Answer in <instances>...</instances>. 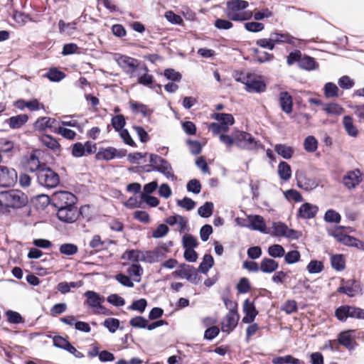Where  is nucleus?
<instances>
[{"label": "nucleus", "instance_id": "nucleus-1", "mask_svg": "<svg viewBox=\"0 0 364 364\" xmlns=\"http://www.w3.org/2000/svg\"><path fill=\"white\" fill-rule=\"evenodd\" d=\"M76 203V196L69 191L55 192L51 196V205L57 209L58 218L65 223L75 222L79 214L82 213L84 207L78 210L75 205Z\"/></svg>", "mask_w": 364, "mask_h": 364}, {"label": "nucleus", "instance_id": "nucleus-2", "mask_svg": "<svg viewBox=\"0 0 364 364\" xmlns=\"http://www.w3.org/2000/svg\"><path fill=\"white\" fill-rule=\"evenodd\" d=\"M247 70H235L232 74L236 81L242 82L245 85V90L247 92L262 93L266 91L265 82L252 73L247 72Z\"/></svg>", "mask_w": 364, "mask_h": 364}, {"label": "nucleus", "instance_id": "nucleus-3", "mask_svg": "<svg viewBox=\"0 0 364 364\" xmlns=\"http://www.w3.org/2000/svg\"><path fill=\"white\" fill-rule=\"evenodd\" d=\"M28 203V197L20 190L1 191V212L3 209H19Z\"/></svg>", "mask_w": 364, "mask_h": 364}, {"label": "nucleus", "instance_id": "nucleus-4", "mask_svg": "<svg viewBox=\"0 0 364 364\" xmlns=\"http://www.w3.org/2000/svg\"><path fill=\"white\" fill-rule=\"evenodd\" d=\"M248 6L249 3L244 0H230L227 2L225 12L227 17L232 21H245L251 17L250 14L242 11Z\"/></svg>", "mask_w": 364, "mask_h": 364}, {"label": "nucleus", "instance_id": "nucleus-5", "mask_svg": "<svg viewBox=\"0 0 364 364\" xmlns=\"http://www.w3.org/2000/svg\"><path fill=\"white\" fill-rule=\"evenodd\" d=\"M149 163L152 164V169L164 175L167 179L172 181L177 180V176L173 173L171 164L165 159L155 154H149Z\"/></svg>", "mask_w": 364, "mask_h": 364}, {"label": "nucleus", "instance_id": "nucleus-6", "mask_svg": "<svg viewBox=\"0 0 364 364\" xmlns=\"http://www.w3.org/2000/svg\"><path fill=\"white\" fill-rule=\"evenodd\" d=\"M38 183L46 188H54L60 183V176L51 168L43 165L41 170L36 173Z\"/></svg>", "mask_w": 364, "mask_h": 364}, {"label": "nucleus", "instance_id": "nucleus-7", "mask_svg": "<svg viewBox=\"0 0 364 364\" xmlns=\"http://www.w3.org/2000/svg\"><path fill=\"white\" fill-rule=\"evenodd\" d=\"M289 66L296 63L300 68H315L317 65L314 58L301 53L299 50H294L287 57Z\"/></svg>", "mask_w": 364, "mask_h": 364}, {"label": "nucleus", "instance_id": "nucleus-8", "mask_svg": "<svg viewBox=\"0 0 364 364\" xmlns=\"http://www.w3.org/2000/svg\"><path fill=\"white\" fill-rule=\"evenodd\" d=\"M235 139V145L242 149L251 151L263 148L262 144L252 134L244 131H236Z\"/></svg>", "mask_w": 364, "mask_h": 364}, {"label": "nucleus", "instance_id": "nucleus-9", "mask_svg": "<svg viewBox=\"0 0 364 364\" xmlns=\"http://www.w3.org/2000/svg\"><path fill=\"white\" fill-rule=\"evenodd\" d=\"M198 270L194 267L183 263L181 264L178 268L172 274L175 277H178L181 279H186L191 283L197 284L201 279L198 275Z\"/></svg>", "mask_w": 364, "mask_h": 364}, {"label": "nucleus", "instance_id": "nucleus-10", "mask_svg": "<svg viewBox=\"0 0 364 364\" xmlns=\"http://www.w3.org/2000/svg\"><path fill=\"white\" fill-rule=\"evenodd\" d=\"M341 284L342 285L337 289L338 293L344 294L349 297H353L362 291L360 282L354 279L348 280L342 279Z\"/></svg>", "mask_w": 364, "mask_h": 364}, {"label": "nucleus", "instance_id": "nucleus-11", "mask_svg": "<svg viewBox=\"0 0 364 364\" xmlns=\"http://www.w3.org/2000/svg\"><path fill=\"white\" fill-rule=\"evenodd\" d=\"M296 180L297 186L306 191H311L318 186L316 179L307 177L303 171L296 172Z\"/></svg>", "mask_w": 364, "mask_h": 364}, {"label": "nucleus", "instance_id": "nucleus-12", "mask_svg": "<svg viewBox=\"0 0 364 364\" xmlns=\"http://www.w3.org/2000/svg\"><path fill=\"white\" fill-rule=\"evenodd\" d=\"M362 173L359 169L349 171L343 177V183L348 189L355 188L362 180Z\"/></svg>", "mask_w": 364, "mask_h": 364}, {"label": "nucleus", "instance_id": "nucleus-13", "mask_svg": "<svg viewBox=\"0 0 364 364\" xmlns=\"http://www.w3.org/2000/svg\"><path fill=\"white\" fill-rule=\"evenodd\" d=\"M17 179V172L15 169L1 166V188L13 186Z\"/></svg>", "mask_w": 364, "mask_h": 364}, {"label": "nucleus", "instance_id": "nucleus-14", "mask_svg": "<svg viewBox=\"0 0 364 364\" xmlns=\"http://www.w3.org/2000/svg\"><path fill=\"white\" fill-rule=\"evenodd\" d=\"M318 210L316 205L304 203L299 208L296 216L302 219H312L316 217Z\"/></svg>", "mask_w": 364, "mask_h": 364}, {"label": "nucleus", "instance_id": "nucleus-15", "mask_svg": "<svg viewBox=\"0 0 364 364\" xmlns=\"http://www.w3.org/2000/svg\"><path fill=\"white\" fill-rule=\"evenodd\" d=\"M240 315L238 312H228L225 316V321L221 323L223 332L230 333L237 326Z\"/></svg>", "mask_w": 364, "mask_h": 364}, {"label": "nucleus", "instance_id": "nucleus-16", "mask_svg": "<svg viewBox=\"0 0 364 364\" xmlns=\"http://www.w3.org/2000/svg\"><path fill=\"white\" fill-rule=\"evenodd\" d=\"M354 333V330H347L341 332L338 336V343L348 350H353L357 346L356 342L353 340Z\"/></svg>", "mask_w": 364, "mask_h": 364}, {"label": "nucleus", "instance_id": "nucleus-17", "mask_svg": "<svg viewBox=\"0 0 364 364\" xmlns=\"http://www.w3.org/2000/svg\"><path fill=\"white\" fill-rule=\"evenodd\" d=\"M243 312L245 314L242 320L244 323H252L258 314L254 302L249 299L245 300L243 303Z\"/></svg>", "mask_w": 364, "mask_h": 364}, {"label": "nucleus", "instance_id": "nucleus-18", "mask_svg": "<svg viewBox=\"0 0 364 364\" xmlns=\"http://www.w3.org/2000/svg\"><path fill=\"white\" fill-rule=\"evenodd\" d=\"M46 164L41 163L39 158L36 155V151H32L27 159L24 168L25 170L29 172H35L36 174L38 173V171L41 170Z\"/></svg>", "mask_w": 364, "mask_h": 364}, {"label": "nucleus", "instance_id": "nucleus-19", "mask_svg": "<svg viewBox=\"0 0 364 364\" xmlns=\"http://www.w3.org/2000/svg\"><path fill=\"white\" fill-rule=\"evenodd\" d=\"M250 221V230H257L262 233H267L264 219L259 215H250L247 216Z\"/></svg>", "mask_w": 364, "mask_h": 364}, {"label": "nucleus", "instance_id": "nucleus-20", "mask_svg": "<svg viewBox=\"0 0 364 364\" xmlns=\"http://www.w3.org/2000/svg\"><path fill=\"white\" fill-rule=\"evenodd\" d=\"M84 296L86 297L85 304L92 309H97L105 300V297L94 291H87Z\"/></svg>", "mask_w": 364, "mask_h": 364}, {"label": "nucleus", "instance_id": "nucleus-21", "mask_svg": "<svg viewBox=\"0 0 364 364\" xmlns=\"http://www.w3.org/2000/svg\"><path fill=\"white\" fill-rule=\"evenodd\" d=\"M271 37L274 39L273 41L275 45L279 43H289L294 46H299L298 43H296V39L288 33L274 32L271 33Z\"/></svg>", "mask_w": 364, "mask_h": 364}, {"label": "nucleus", "instance_id": "nucleus-22", "mask_svg": "<svg viewBox=\"0 0 364 364\" xmlns=\"http://www.w3.org/2000/svg\"><path fill=\"white\" fill-rule=\"evenodd\" d=\"M279 105L282 110L286 114L291 113L293 110V100L288 92L282 91L279 93Z\"/></svg>", "mask_w": 364, "mask_h": 364}, {"label": "nucleus", "instance_id": "nucleus-23", "mask_svg": "<svg viewBox=\"0 0 364 364\" xmlns=\"http://www.w3.org/2000/svg\"><path fill=\"white\" fill-rule=\"evenodd\" d=\"M114 59L118 65L122 68H136L138 67V60L127 55L116 54Z\"/></svg>", "mask_w": 364, "mask_h": 364}, {"label": "nucleus", "instance_id": "nucleus-24", "mask_svg": "<svg viewBox=\"0 0 364 364\" xmlns=\"http://www.w3.org/2000/svg\"><path fill=\"white\" fill-rule=\"evenodd\" d=\"M28 120V116L25 114L13 116L4 122V124H8L11 129H19L24 125Z\"/></svg>", "mask_w": 364, "mask_h": 364}, {"label": "nucleus", "instance_id": "nucleus-25", "mask_svg": "<svg viewBox=\"0 0 364 364\" xmlns=\"http://www.w3.org/2000/svg\"><path fill=\"white\" fill-rule=\"evenodd\" d=\"M259 268L263 273L271 274L279 268V263L272 258L264 257L261 260Z\"/></svg>", "mask_w": 364, "mask_h": 364}, {"label": "nucleus", "instance_id": "nucleus-26", "mask_svg": "<svg viewBox=\"0 0 364 364\" xmlns=\"http://www.w3.org/2000/svg\"><path fill=\"white\" fill-rule=\"evenodd\" d=\"M40 141L47 148L51 149L55 153L60 154L61 151L60 145L52 136L45 134L40 138Z\"/></svg>", "mask_w": 364, "mask_h": 364}, {"label": "nucleus", "instance_id": "nucleus-27", "mask_svg": "<svg viewBox=\"0 0 364 364\" xmlns=\"http://www.w3.org/2000/svg\"><path fill=\"white\" fill-rule=\"evenodd\" d=\"M56 120L51 117H43L38 118L34 123L33 127L35 130L43 132L47 128L53 127V124Z\"/></svg>", "mask_w": 364, "mask_h": 364}, {"label": "nucleus", "instance_id": "nucleus-28", "mask_svg": "<svg viewBox=\"0 0 364 364\" xmlns=\"http://www.w3.org/2000/svg\"><path fill=\"white\" fill-rule=\"evenodd\" d=\"M114 156L113 146L100 147L95 154V159L97 161L104 160L109 161L114 159Z\"/></svg>", "mask_w": 364, "mask_h": 364}, {"label": "nucleus", "instance_id": "nucleus-29", "mask_svg": "<svg viewBox=\"0 0 364 364\" xmlns=\"http://www.w3.org/2000/svg\"><path fill=\"white\" fill-rule=\"evenodd\" d=\"M274 151L284 159H289L292 157L294 150L291 146L284 144H277L274 146Z\"/></svg>", "mask_w": 364, "mask_h": 364}, {"label": "nucleus", "instance_id": "nucleus-30", "mask_svg": "<svg viewBox=\"0 0 364 364\" xmlns=\"http://www.w3.org/2000/svg\"><path fill=\"white\" fill-rule=\"evenodd\" d=\"M343 124L347 134L353 137L357 136L358 130L353 124V118L349 115H346L343 118Z\"/></svg>", "mask_w": 364, "mask_h": 364}, {"label": "nucleus", "instance_id": "nucleus-31", "mask_svg": "<svg viewBox=\"0 0 364 364\" xmlns=\"http://www.w3.org/2000/svg\"><path fill=\"white\" fill-rule=\"evenodd\" d=\"M145 262L147 263L157 262L160 259L165 256L163 250L159 247L156 248L154 250L145 251Z\"/></svg>", "mask_w": 364, "mask_h": 364}, {"label": "nucleus", "instance_id": "nucleus-32", "mask_svg": "<svg viewBox=\"0 0 364 364\" xmlns=\"http://www.w3.org/2000/svg\"><path fill=\"white\" fill-rule=\"evenodd\" d=\"M278 174L281 179L288 181L291 176V169L286 161H280L278 165Z\"/></svg>", "mask_w": 364, "mask_h": 364}, {"label": "nucleus", "instance_id": "nucleus-33", "mask_svg": "<svg viewBox=\"0 0 364 364\" xmlns=\"http://www.w3.org/2000/svg\"><path fill=\"white\" fill-rule=\"evenodd\" d=\"M213 118L215 120L218 121L220 124H223L225 127H230L235 122V119L233 116L231 114L227 113H214L213 114Z\"/></svg>", "mask_w": 364, "mask_h": 364}, {"label": "nucleus", "instance_id": "nucleus-34", "mask_svg": "<svg viewBox=\"0 0 364 364\" xmlns=\"http://www.w3.org/2000/svg\"><path fill=\"white\" fill-rule=\"evenodd\" d=\"M273 364H304L299 359L294 358L291 355L278 356L272 359Z\"/></svg>", "mask_w": 364, "mask_h": 364}, {"label": "nucleus", "instance_id": "nucleus-35", "mask_svg": "<svg viewBox=\"0 0 364 364\" xmlns=\"http://www.w3.org/2000/svg\"><path fill=\"white\" fill-rule=\"evenodd\" d=\"M214 264V259L212 255L209 254H205L203 258V261L200 262L198 270L203 273L207 274L210 268Z\"/></svg>", "mask_w": 364, "mask_h": 364}, {"label": "nucleus", "instance_id": "nucleus-36", "mask_svg": "<svg viewBox=\"0 0 364 364\" xmlns=\"http://www.w3.org/2000/svg\"><path fill=\"white\" fill-rule=\"evenodd\" d=\"M267 252L272 258H280L285 255V250L282 245L274 244L268 247Z\"/></svg>", "mask_w": 364, "mask_h": 364}, {"label": "nucleus", "instance_id": "nucleus-37", "mask_svg": "<svg viewBox=\"0 0 364 364\" xmlns=\"http://www.w3.org/2000/svg\"><path fill=\"white\" fill-rule=\"evenodd\" d=\"M214 205L212 202L207 201L198 209V214L204 218H209L213 213Z\"/></svg>", "mask_w": 364, "mask_h": 364}, {"label": "nucleus", "instance_id": "nucleus-38", "mask_svg": "<svg viewBox=\"0 0 364 364\" xmlns=\"http://www.w3.org/2000/svg\"><path fill=\"white\" fill-rule=\"evenodd\" d=\"M323 110L328 114L331 115H340L343 112V108L337 103L324 104Z\"/></svg>", "mask_w": 364, "mask_h": 364}, {"label": "nucleus", "instance_id": "nucleus-39", "mask_svg": "<svg viewBox=\"0 0 364 364\" xmlns=\"http://www.w3.org/2000/svg\"><path fill=\"white\" fill-rule=\"evenodd\" d=\"M323 220L329 223H339L341 220L340 213L333 209H328L326 211Z\"/></svg>", "mask_w": 364, "mask_h": 364}, {"label": "nucleus", "instance_id": "nucleus-40", "mask_svg": "<svg viewBox=\"0 0 364 364\" xmlns=\"http://www.w3.org/2000/svg\"><path fill=\"white\" fill-rule=\"evenodd\" d=\"M332 267L336 271H342L345 269V260L342 255H333L331 257Z\"/></svg>", "mask_w": 364, "mask_h": 364}, {"label": "nucleus", "instance_id": "nucleus-41", "mask_svg": "<svg viewBox=\"0 0 364 364\" xmlns=\"http://www.w3.org/2000/svg\"><path fill=\"white\" fill-rule=\"evenodd\" d=\"M111 124L116 132H119L124 129L126 120L122 114H117L112 118Z\"/></svg>", "mask_w": 364, "mask_h": 364}, {"label": "nucleus", "instance_id": "nucleus-42", "mask_svg": "<svg viewBox=\"0 0 364 364\" xmlns=\"http://www.w3.org/2000/svg\"><path fill=\"white\" fill-rule=\"evenodd\" d=\"M348 305H341L335 310V316L336 318L342 322L350 318L349 316Z\"/></svg>", "mask_w": 364, "mask_h": 364}, {"label": "nucleus", "instance_id": "nucleus-43", "mask_svg": "<svg viewBox=\"0 0 364 364\" xmlns=\"http://www.w3.org/2000/svg\"><path fill=\"white\" fill-rule=\"evenodd\" d=\"M323 264L321 261L311 260L306 267V269L310 274H318L323 271Z\"/></svg>", "mask_w": 364, "mask_h": 364}, {"label": "nucleus", "instance_id": "nucleus-44", "mask_svg": "<svg viewBox=\"0 0 364 364\" xmlns=\"http://www.w3.org/2000/svg\"><path fill=\"white\" fill-rule=\"evenodd\" d=\"M119 320L115 318H107L103 322V326L108 329L111 333H114L119 328Z\"/></svg>", "mask_w": 364, "mask_h": 364}, {"label": "nucleus", "instance_id": "nucleus-45", "mask_svg": "<svg viewBox=\"0 0 364 364\" xmlns=\"http://www.w3.org/2000/svg\"><path fill=\"white\" fill-rule=\"evenodd\" d=\"M43 76L51 82H59L65 78V74L60 70H48V72Z\"/></svg>", "mask_w": 364, "mask_h": 364}, {"label": "nucleus", "instance_id": "nucleus-46", "mask_svg": "<svg viewBox=\"0 0 364 364\" xmlns=\"http://www.w3.org/2000/svg\"><path fill=\"white\" fill-rule=\"evenodd\" d=\"M182 242L184 249H194L198 246L197 239L190 234L183 236Z\"/></svg>", "mask_w": 364, "mask_h": 364}, {"label": "nucleus", "instance_id": "nucleus-47", "mask_svg": "<svg viewBox=\"0 0 364 364\" xmlns=\"http://www.w3.org/2000/svg\"><path fill=\"white\" fill-rule=\"evenodd\" d=\"M341 244L346 245V246L355 247L357 248L363 247V246H364L363 243L362 242H360L359 240H358L357 238H355L353 236L348 235L347 234L343 238V241L341 242Z\"/></svg>", "mask_w": 364, "mask_h": 364}, {"label": "nucleus", "instance_id": "nucleus-48", "mask_svg": "<svg viewBox=\"0 0 364 364\" xmlns=\"http://www.w3.org/2000/svg\"><path fill=\"white\" fill-rule=\"evenodd\" d=\"M304 149L308 152H314L318 147V141L314 136H308L304 139Z\"/></svg>", "mask_w": 364, "mask_h": 364}, {"label": "nucleus", "instance_id": "nucleus-49", "mask_svg": "<svg viewBox=\"0 0 364 364\" xmlns=\"http://www.w3.org/2000/svg\"><path fill=\"white\" fill-rule=\"evenodd\" d=\"M6 316L8 322H9L10 323L18 324L23 322V317L17 311L8 310L7 311H6Z\"/></svg>", "mask_w": 364, "mask_h": 364}, {"label": "nucleus", "instance_id": "nucleus-50", "mask_svg": "<svg viewBox=\"0 0 364 364\" xmlns=\"http://www.w3.org/2000/svg\"><path fill=\"white\" fill-rule=\"evenodd\" d=\"M284 257L287 264H292L300 260L301 255L298 250H294L285 253Z\"/></svg>", "mask_w": 364, "mask_h": 364}, {"label": "nucleus", "instance_id": "nucleus-51", "mask_svg": "<svg viewBox=\"0 0 364 364\" xmlns=\"http://www.w3.org/2000/svg\"><path fill=\"white\" fill-rule=\"evenodd\" d=\"M129 324L134 328L147 329L148 320L141 316H137L129 321Z\"/></svg>", "mask_w": 364, "mask_h": 364}, {"label": "nucleus", "instance_id": "nucleus-52", "mask_svg": "<svg viewBox=\"0 0 364 364\" xmlns=\"http://www.w3.org/2000/svg\"><path fill=\"white\" fill-rule=\"evenodd\" d=\"M344 228L345 226H337L333 229H328V233L329 235L336 238L338 242L341 243V242L343 241V238L346 235L343 232Z\"/></svg>", "mask_w": 364, "mask_h": 364}, {"label": "nucleus", "instance_id": "nucleus-53", "mask_svg": "<svg viewBox=\"0 0 364 364\" xmlns=\"http://www.w3.org/2000/svg\"><path fill=\"white\" fill-rule=\"evenodd\" d=\"M77 250H78L77 246L74 244H72V243L63 244L60 246V249H59L60 252L61 254H63V255H65L68 256H71V255H75V253H77Z\"/></svg>", "mask_w": 364, "mask_h": 364}, {"label": "nucleus", "instance_id": "nucleus-54", "mask_svg": "<svg viewBox=\"0 0 364 364\" xmlns=\"http://www.w3.org/2000/svg\"><path fill=\"white\" fill-rule=\"evenodd\" d=\"M187 191L194 194H198L201 191V184L199 180L193 178L190 180L186 184Z\"/></svg>", "mask_w": 364, "mask_h": 364}, {"label": "nucleus", "instance_id": "nucleus-55", "mask_svg": "<svg viewBox=\"0 0 364 364\" xmlns=\"http://www.w3.org/2000/svg\"><path fill=\"white\" fill-rule=\"evenodd\" d=\"M131 107L134 111L140 112L144 117H149L152 113V111L146 105L137 102H132Z\"/></svg>", "mask_w": 364, "mask_h": 364}, {"label": "nucleus", "instance_id": "nucleus-56", "mask_svg": "<svg viewBox=\"0 0 364 364\" xmlns=\"http://www.w3.org/2000/svg\"><path fill=\"white\" fill-rule=\"evenodd\" d=\"M324 95L326 97H335L338 95V88L333 82H327L324 85Z\"/></svg>", "mask_w": 364, "mask_h": 364}, {"label": "nucleus", "instance_id": "nucleus-57", "mask_svg": "<svg viewBox=\"0 0 364 364\" xmlns=\"http://www.w3.org/2000/svg\"><path fill=\"white\" fill-rule=\"evenodd\" d=\"M105 242L101 240L99 235H95L90 242V247L93 248L96 252L105 249Z\"/></svg>", "mask_w": 364, "mask_h": 364}, {"label": "nucleus", "instance_id": "nucleus-58", "mask_svg": "<svg viewBox=\"0 0 364 364\" xmlns=\"http://www.w3.org/2000/svg\"><path fill=\"white\" fill-rule=\"evenodd\" d=\"M147 306V301L145 299H140L135 300L128 307V309L133 311H138L140 313H143Z\"/></svg>", "mask_w": 364, "mask_h": 364}, {"label": "nucleus", "instance_id": "nucleus-59", "mask_svg": "<svg viewBox=\"0 0 364 364\" xmlns=\"http://www.w3.org/2000/svg\"><path fill=\"white\" fill-rule=\"evenodd\" d=\"M14 152V144L12 141L5 140L4 142L1 141V154H4L7 156L8 159H10ZM3 156L1 155V159Z\"/></svg>", "mask_w": 364, "mask_h": 364}, {"label": "nucleus", "instance_id": "nucleus-60", "mask_svg": "<svg viewBox=\"0 0 364 364\" xmlns=\"http://www.w3.org/2000/svg\"><path fill=\"white\" fill-rule=\"evenodd\" d=\"M236 289L240 294H246L250 291L251 286L247 278L242 277L237 284Z\"/></svg>", "mask_w": 364, "mask_h": 364}, {"label": "nucleus", "instance_id": "nucleus-61", "mask_svg": "<svg viewBox=\"0 0 364 364\" xmlns=\"http://www.w3.org/2000/svg\"><path fill=\"white\" fill-rule=\"evenodd\" d=\"M177 205L182 208L190 211L196 207V203L193 200L186 196L181 200H178Z\"/></svg>", "mask_w": 364, "mask_h": 364}, {"label": "nucleus", "instance_id": "nucleus-62", "mask_svg": "<svg viewBox=\"0 0 364 364\" xmlns=\"http://www.w3.org/2000/svg\"><path fill=\"white\" fill-rule=\"evenodd\" d=\"M298 309L297 303L294 300H287L281 307V310L287 314H291Z\"/></svg>", "mask_w": 364, "mask_h": 364}, {"label": "nucleus", "instance_id": "nucleus-63", "mask_svg": "<svg viewBox=\"0 0 364 364\" xmlns=\"http://www.w3.org/2000/svg\"><path fill=\"white\" fill-rule=\"evenodd\" d=\"M272 229L274 236L284 237L286 230H287V225L282 222L273 223Z\"/></svg>", "mask_w": 364, "mask_h": 364}, {"label": "nucleus", "instance_id": "nucleus-64", "mask_svg": "<svg viewBox=\"0 0 364 364\" xmlns=\"http://www.w3.org/2000/svg\"><path fill=\"white\" fill-rule=\"evenodd\" d=\"M190 151L193 155H198L202 151V145L200 141L197 140L188 139L186 141Z\"/></svg>", "mask_w": 364, "mask_h": 364}]
</instances>
